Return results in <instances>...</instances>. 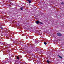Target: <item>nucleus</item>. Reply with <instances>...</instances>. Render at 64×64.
Instances as JSON below:
<instances>
[{"label": "nucleus", "instance_id": "obj_6", "mask_svg": "<svg viewBox=\"0 0 64 64\" xmlns=\"http://www.w3.org/2000/svg\"><path fill=\"white\" fill-rule=\"evenodd\" d=\"M16 40H16V41L13 40V42L14 43H16Z\"/></svg>", "mask_w": 64, "mask_h": 64}, {"label": "nucleus", "instance_id": "obj_4", "mask_svg": "<svg viewBox=\"0 0 64 64\" xmlns=\"http://www.w3.org/2000/svg\"><path fill=\"white\" fill-rule=\"evenodd\" d=\"M23 7H22V8H20L21 10H23Z\"/></svg>", "mask_w": 64, "mask_h": 64}, {"label": "nucleus", "instance_id": "obj_13", "mask_svg": "<svg viewBox=\"0 0 64 64\" xmlns=\"http://www.w3.org/2000/svg\"><path fill=\"white\" fill-rule=\"evenodd\" d=\"M63 3H64L63 2H62L61 3V4H62V5H63Z\"/></svg>", "mask_w": 64, "mask_h": 64}, {"label": "nucleus", "instance_id": "obj_16", "mask_svg": "<svg viewBox=\"0 0 64 64\" xmlns=\"http://www.w3.org/2000/svg\"><path fill=\"white\" fill-rule=\"evenodd\" d=\"M28 1H31V0H28Z\"/></svg>", "mask_w": 64, "mask_h": 64}, {"label": "nucleus", "instance_id": "obj_18", "mask_svg": "<svg viewBox=\"0 0 64 64\" xmlns=\"http://www.w3.org/2000/svg\"><path fill=\"white\" fill-rule=\"evenodd\" d=\"M20 58H22V56H20Z\"/></svg>", "mask_w": 64, "mask_h": 64}, {"label": "nucleus", "instance_id": "obj_15", "mask_svg": "<svg viewBox=\"0 0 64 64\" xmlns=\"http://www.w3.org/2000/svg\"><path fill=\"white\" fill-rule=\"evenodd\" d=\"M25 35V34H22V36H23V35Z\"/></svg>", "mask_w": 64, "mask_h": 64}, {"label": "nucleus", "instance_id": "obj_3", "mask_svg": "<svg viewBox=\"0 0 64 64\" xmlns=\"http://www.w3.org/2000/svg\"><path fill=\"white\" fill-rule=\"evenodd\" d=\"M58 57L59 58H60V59H62V56H59V55H58Z\"/></svg>", "mask_w": 64, "mask_h": 64}, {"label": "nucleus", "instance_id": "obj_9", "mask_svg": "<svg viewBox=\"0 0 64 64\" xmlns=\"http://www.w3.org/2000/svg\"><path fill=\"white\" fill-rule=\"evenodd\" d=\"M40 24H42H42H43V23L42 22H40Z\"/></svg>", "mask_w": 64, "mask_h": 64}, {"label": "nucleus", "instance_id": "obj_12", "mask_svg": "<svg viewBox=\"0 0 64 64\" xmlns=\"http://www.w3.org/2000/svg\"><path fill=\"white\" fill-rule=\"evenodd\" d=\"M28 2L29 3H31V2L30 1H29Z\"/></svg>", "mask_w": 64, "mask_h": 64}, {"label": "nucleus", "instance_id": "obj_11", "mask_svg": "<svg viewBox=\"0 0 64 64\" xmlns=\"http://www.w3.org/2000/svg\"><path fill=\"white\" fill-rule=\"evenodd\" d=\"M33 56H34V57H35L36 58L37 57L36 56H35V55H33Z\"/></svg>", "mask_w": 64, "mask_h": 64}, {"label": "nucleus", "instance_id": "obj_20", "mask_svg": "<svg viewBox=\"0 0 64 64\" xmlns=\"http://www.w3.org/2000/svg\"><path fill=\"white\" fill-rule=\"evenodd\" d=\"M9 46H10V44H9Z\"/></svg>", "mask_w": 64, "mask_h": 64}, {"label": "nucleus", "instance_id": "obj_5", "mask_svg": "<svg viewBox=\"0 0 64 64\" xmlns=\"http://www.w3.org/2000/svg\"><path fill=\"white\" fill-rule=\"evenodd\" d=\"M16 58L17 59H18V60H19V57L18 56H17L16 57Z\"/></svg>", "mask_w": 64, "mask_h": 64}, {"label": "nucleus", "instance_id": "obj_7", "mask_svg": "<svg viewBox=\"0 0 64 64\" xmlns=\"http://www.w3.org/2000/svg\"><path fill=\"white\" fill-rule=\"evenodd\" d=\"M46 62H47L48 63H50V61H49V60H46Z\"/></svg>", "mask_w": 64, "mask_h": 64}, {"label": "nucleus", "instance_id": "obj_22", "mask_svg": "<svg viewBox=\"0 0 64 64\" xmlns=\"http://www.w3.org/2000/svg\"><path fill=\"white\" fill-rule=\"evenodd\" d=\"M0 43H1V42H0Z\"/></svg>", "mask_w": 64, "mask_h": 64}, {"label": "nucleus", "instance_id": "obj_2", "mask_svg": "<svg viewBox=\"0 0 64 64\" xmlns=\"http://www.w3.org/2000/svg\"><path fill=\"white\" fill-rule=\"evenodd\" d=\"M36 23L37 24H38L39 23H40V22L39 20H38L36 21Z\"/></svg>", "mask_w": 64, "mask_h": 64}, {"label": "nucleus", "instance_id": "obj_10", "mask_svg": "<svg viewBox=\"0 0 64 64\" xmlns=\"http://www.w3.org/2000/svg\"><path fill=\"white\" fill-rule=\"evenodd\" d=\"M44 44H45V45H46V44H47V42H44Z\"/></svg>", "mask_w": 64, "mask_h": 64}, {"label": "nucleus", "instance_id": "obj_1", "mask_svg": "<svg viewBox=\"0 0 64 64\" xmlns=\"http://www.w3.org/2000/svg\"><path fill=\"white\" fill-rule=\"evenodd\" d=\"M57 35L58 36H59L60 37L62 36V34L60 33H58L57 34Z\"/></svg>", "mask_w": 64, "mask_h": 64}, {"label": "nucleus", "instance_id": "obj_14", "mask_svg": "<svg viewBox=\"0 0 64 64\" xmlns=\"http://www.w3.org/2000/svg\"><path fill=\"white\" fill-rule=\"evenodd\" d=\"M28 52V53H31V51H29Z\"/></svg>", "mask_w": 64, "mask_h": 64}, {"label": "nucleus", "instance_id": "obj_17", "mask_svg": "<svg viewBox=\"0 0 64 64\" xmlns=\"http://www.w3.org/2000/svg\"><path fill=\"white\" fill-rule=\"evenodd\" d=\"M22 53H24V52H22Z\"/></svg>", "mask_w": 64, "mask_h": 64}, {"label": "nucleus", "instance_id": "obj_21", "mask_svg": "<svg viewBox=\"0 0 64 64\" xmlns=\"http://www.w3.org/2000/svg\"><path fill=\"white\" fill-rule=\"evenodd\" d=\"M26 0V1H28V0Z\"/></svg>", "mask_w": 64, "mask_h": 64}, {"label": "nucleus", "instance_id": "obj_8", "mask_svg": "<svg viewBox=\"0 0 64 64\" xmlns=\"http://www.w3.org/2000/svg\"><path fill=\"white\" fill-rule=\"evenodd\" d=\"M0 28H1V29H3V28L2 27V26H0Z\"/></svg>", "mask_w": 64, "mask_h": 64}, {"label": "nucleus", "instance_id": "obj_19", "mask_svg": "<svg viewBox=\"0 0 64 64\" xmlns=\"http://www.w3.org/2000/svg\"><path fill=\"white\" fill-rule=\"evenodd\" d=\"M9 58H10V57H9Z\"/></svg>", "mask_w": 64, "mask_h": 64}]
</instances>
